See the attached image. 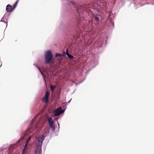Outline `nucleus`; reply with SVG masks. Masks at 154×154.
Here are the masks:
<instances>
[{
  "label": "nucleus",
  "instance_id": "cd10ccee",
  "mask_svg": "<svg viewBox=\"0 0 154 154\" xmlns=\"http://www.w3.org/2000/svg\"><path fill=\"white\" fill-rule=\"evenodd\" d=\"M27 146H28V144L25 143V144L23 148V149H26L27 147Z\"/></svg>",
  "mask_w": 154,
  "mask_h": 154
},
{
  "label": "nucleus",
  "instance_id": "b1692460",
  "mask_svg": "<svg viewBox=\"0 0 154 154\" xmlns=\"http://www.w3.org/2000/svg\"><path fill=\"white\" fill-rule=\"evenodd\" d=\"M55 88V86L53 85H51V91L52 92H53L54 91V89Z\"/></svg>",
  "mask_w": 154,
  "mask_h": 154
},
{
  "label": "nucleus",
  "instance_id": "a211bd4d",
  "mask_svg": "<svg viewBox=\"0 0 154 154\" xmlns=\"http://www.w3.org/2000/svg\"><path fill=\"white\" fill-rule=\"evenodd\" d=\"M68 51V49H66V52H63L62 53H61V56L62 57H65L66 55H67V52Z\"/></svg>",
  "mask_w": 154,
  "mask_h": 154
},
{
  "label": "nucleus",
  "instance_id": "473e14b6",
  "mask_svg": "<svg viewBox=\"0 0 154 154\" xmlns=\"http://www.w3.org/2000/svg\"><path fill=\"white\" fill-rule=\"evenodd\" d=\"M56 131H57L58 132H59V128H58V129H57V130H56Z\"/></svg>",
  "mask_w": 154,
  "mask_h": 154
},
{
  "label": "nucleus",
  "instance_id": "c9c22d12",
  "mask_svg": "<svg viewBox=\"0 0 154 154\" xmlns=\"http://www.w3.org/2000/svg\"><path fill=\"white\" fill-rule=\"evenodd\" d=\"M2 66V64H1V65L0 66V67Z\"/></svg>",
  "mask_w": 154,
  "mask_h": 154
},
{
  "label": "nucleus",
  "instance_id": "a878e982",
  "mask_svg": "<svg viewBox=\"0 0 154 154\" xmlns=\"http://www.w3.org/2000/svg\"><path fill=\"white\" fill-rule=\"evenodd\" d=\"M49 93L48 91H46L45 92V96L46 97L49 98Z\"/></svg>",
  "mask_w": 154,
  "mask_h": 154
},
{
  "label": "nucleus",
  "instance_id": "9b49d317",
  "mask_svg": "<svg viewBox=\"0 0 154 154\" xmlns=\"http://www.w3.org/2000/svg\"><path fill=\"white\" fill-rule=\"evenodd\" d=\"M33 65L34 66H35L38 69L39 72H40L41 74L42 75V77H43V81L44 82L45 85H46L47 84L46 80L45 78V75H44V73L42 72V71H41V70L40 69L39 67L38 66V65H37V64H36L35 63H34Z\"/></svg>",
  "mask_w": 154,
  "mask_h": 154
},
{
  "label": "nucleus",
  "instance_id": "423d86ee",
  "mask_svg": "<svg viewBox=\"0 0 154 154\" xmlns=\"http://www.w3.org/2000/svg\"><path fill=\"white\" fill-rule=\"evenodd\" d=\"M21 137L15 143L13 144H10V146L8 144H5L4 145L3 148L5 149H6L9 147H10L11 148L13 149H15L16 148L19 147L20 146V142Z\"/></svg>",
  "mask_w": 154,
  "mask_h": 154
},
{
  "label": "nucleus",
  "instance_id": "f257e3e1",
  "mask_svg": "<svg viewBox=\"0 0 154 154\" xmlns=\"http://www.w3.org/2000/svg\"><path fill=\"white\" fill-rule=\"evenodd\" d=\"M65 2L63 6V15L67 22H60L59 29L63 35L68 37H74L81 32L83 26V11L84 7L79 2L69 0H61Z\"/></svg>",
  "mask_w": 154,
  "mask_h": 154
},
{
  "label": "nucleus",
  "instance_id": "0eeeda50",
  "mask_svg": "<svg viewBox=\"0 0 154 154\" xmlns=\"http://www.w3.org/2000/svg\"><path fill=\"white\" fill-rule=\"evenodd\" d=\"M46 137V135H41L37 139V142L36 143V146L42 148L43 142Z\"/></svg>",
  "mask_w": 154,
  "mask_h": 154
},
{
  "label": "nucleus",
  "instance_id": "412c9836",
  "mask_svg": "<svg viewBox=\"0 0 154 154\" xmlns=\"http://www.w3.org/2000/svg\"><path fill=\"white\" fill-rule=\"evenodd\" d=\"M32 129V127L30 126L27 129V131L28 133H31L32 132V131H31V130Z\"/></svg>",
  "mask_w": 154,
  "mask_h": 154
},
{
  "label": "nucleus",
  "instance_id": "72a5a7b5",
  "mask_svg": "<svg viewBox=\"0 0 154 154\" xmlns=\"http://www.w3.org/2000/svg\"><path fill=\"white\" fill-rule=\"evenodd\" d=\"M57 119H58V118H55V120L57 121Z\"/></svg>",
  "mask_w": 154,
  "mask_h": 154
},
{
  "label": "nucleus",
  "instance_id": "9d476101",
  "mask_svg": "<svg viewBox=\"0 0 154 154\" xmlns=\"http://www.w3.org/2000/svg\"><path fill=\"white\" fill-rule=\"evenodd\" d=\"M98 59L96 58H94L92 61L91 62V64L90 65V67H91L92 68L94 67L98 63Z\"/></svg>",
  "mask_w": 154,
  "mask_h": 154
},
{
  "label": "nucleus",
  "instance_id": "ddd939ff",
  "mask_svg": "<svg viewBox=\"0 0 154 154\" xmlns=\"http://www.w3.org/2000/svg\"><path fill=\"white\" fill-rule=\"evenodd\" d=\"M14 10H13L12 8V6L8 4L7 5L6 7V11L8 13H11Z\"/></svg>",
  "mask_w": 154,
  "mask_h": 154
},
{
  "label": "nucleus",
  "instance_id": "f704fd0d",
  "mask_svg": "<svg viewBox=\"0 0 154 154\" xmlns=\"http://www.w3.org/2000/svg\"><path fill=\"white\" fill-rule=\"evenodd\" d=\"M2 150H0V152H2Z\"/></svg>",
  "mask_w": 154,
  "mask_h": 154
},
{
  "label": "nucleus",
  "instance_id": "2f4dec72",
  "mask_svg": "<svg viewBox=\"0 0 154 154\" xmlns=\"http://www.w3.org/2000/svg\"><path fill=\"white\" fill-rule=\"evenodd\" d=\"M5 13H6V12ZM10 14H8H8H7L6 13V17H8V19H9V15H10Z\"/></svg>",
  "mask_w": 154,
  "mask_h": 154
},
{
  "label": "nucleus",
  "instance_id": "1a4fd4ad",
  "mask_svg": "<svg viewBox=\"0 0 154 154\" xmlns=\"http://www.w3.org/2000/svg\"><path fill=\"white\" fill-rule=\"evenodd\" d=\"M65 112V110H62V107H60L53 112L54 114V116H57L60 114H63Z\"/></svg>",
  "mask_w": 154,
  "mask_h": 154
},
{
  "label": "nucleus",
  "instance_id": "aec40b11",
  "mask_svg": "<svg viewBox=\"0 0 154 154\" xmlns=\"http://www.w3.org/2000/svg\"><path fill=\"white\" fill-rule=\"evenodd\" d=\"M63 103H62V104H61L62 107L63 109H62V110H65V111L67 108V107L66 106L67 105L66 104H63Z\"/></svg>",
  "mask_w": 154,
  "mask_h": 154
},
{
  "label": "nucleus",
  "instance_id": "f03ea898",
  "mask_svg": "<svg viewBox=\"0 0 154 154\" xmlns=\"http://www.w3.org/2000/svg\"><path fill=\"white\" fill-rule=\"evenodd\" d=\"M88 43L85 45L81 47V51L84 52L87 57H90L89 54H92L95 48H99L103 45L105 47L107 44V39H108L107 35L105 33L101 32L94 30L90 33L89 35Z\"/></svg>",
  "mask_w": 154,
  "mask_h": 154
},
{
  "label": "nucleus",
  "instance_id": "20e7f679",
  "mask_svg": "<svg viewBox=\"0 0 154 154\" xmlns=\"http://www.w3.org/2000/svg\"><path fill=\"white\" fill-rule=\"evenodd\" d=\"M44 56V62L40 61V66L42 68H43L44 64L54 63V59L53 57L52 52L50 50H47L45 52Z\"/></svg>",
  "mask_w": 154,
  "mask_h": 154
},
{
  "label": "nucleus",
  "instance_id": "c85d7f7f",
  "mask_svg": "<svg viewBox=\"0 0 154 154\" xmlns=\"http://www.w3.org/2000/svg\"><path fill=\"white\" fill-rule=\"evenodd\" d=\"M90 71V70L88 69V70H87V71L85 72V74H86V76L88 74V73Z\"/></svg>",
  "mask_w": 154,
  "mask_h": 154
},
{
  "label": "nucleus",
  "instance_id": "5701e85b",
  "mask_svg": "<svg viewBox=\"0 0 154 154\" xmlns=\"http://www.w3.org/2000/svg\"><path fill=\"white\" fill-rule=\"evenodd\" d=\"M85 77H84V79H83V80L82 81L79 82L78 83H75V85H77L80 84V83H82L83 81H84L85 80Z\"/></svg>",
  "mask_w": 154,
  "mask_h": 154
},
{
  "label": "nucleus",
  "instance_id": "4be33fe9",
  "mask_svg": "<svg viewBox=\"0 0 154 154\" xmlns=\"http://www.w3.org/2000/svg\"><path fill=\"white\" fill-rule=\"evenodd\" d=\"M32 138V137H29L27 140L26 141L25 143L27 144H28V143L29 142V141Z\"/></svg>",
  "mask_w": 154,
  "mask_h": 154
},
{
  "label": "nucleus",
  "instance_id": "f3484780",
  "mask_svg": "<svg viewBox=\"0 0 154 154\" xmlns=\"http://www.w3.org/2000/svg\"><path fill=\"white\" fill-rule=\"evenodd\" d=\"M42 100L43 102L47 103L49 100V98L44 97L42 98Z\"/></svg>",
  "mask_w": 154,
  "mask_h": 154
},
{
  "label": "nucleus",
  "instance_id": "39448f33",
  "mask_svg": "<svg viewBox=\"0 0 154 154\" xmlns=\"http://www.w3.org/2000/svg\"><path fill=\"white\" fill-rule=\"evenodd\" d=\"M114 14H113L112 12H110L108 15V18L109 20L108 26L111 28L113 27L114 26V22L113 21V20L115 17L116 13H115Z\"/></svg>",
  "mask_w": 154,
  "mask_h": 154
},
{
  "label": "nucleus",
  "instance_id": "e433bc0d",
  "mask_svg": "<svg viewBox=\"0 0 154 154\" xmlns=\"http://www.w3.org/2000/svg\"><path fill=\"white\" fill-rule=\"evenodd\" d=\"M133 0L134 1H135V0Z\"/></svg>",
  "mask_w": 154,
  "mask_h": 154
},
{
  "label": "nucleus",
  "instance_id": "c756f323",
  "mask_svg": "<svg viewBox=\"0 0 154 154\" xmlns=\"http://www.w3.org/2000/svg\"><path fill=\"white\" fill-rule=\"evenodd\" d=\"M57 125H58V128H59V129H60V124L58 122V119H57Z\"/></svg>",
  "mask_w": 154,
  "mask_h": 154
},
{
  "label": "nucleus",
  "instance_id": "4468645a",
  "mask_svg": "<svg viewBox=\"0 0 154 154\" xmlns=\"http://www.w3.org/2000/svg\"><path fill=\"white\" fill-rule=\"evenodd\" d=\"M42 152V148L35 146L34 154H41Z\"/></svg>",
  "mask_w": 154,
  "mask_h": 154
},
{
  "label": "nucleus",
  "instance_id": "393cba45",
  "mask_svg": "<svg viewBox=\"0 0 154 154\" xmlns=\"http://www.w3.org/2000/svg\"><path fill=\"white\" fill-rule=\"evenodd\" d=\"M55 56L56 57H62L61 53H57L55 54Z\"/></svg>",
  "mask_w": 154,
  "mask_h": 154
},
{
  "label": "nucleus",
  "instance_id": "6ab92c4d",
  "mask_svg": "<svg viewBox=\"0 0 154 154\" xmlns=\"http://www.w3.org/2000/svg\"><path fill=\"white\" fill-rule=\"evenodd\" d=\"M50 130L49 129H48L45 130L43 135L44 136L46 135V137L47 135L49 133Z\"/></svg>",
  "mask_w": 154,
  "mask_h": 154
},
{
  "label": "nucleus",
  "instance_id": "dca6fc26",
  "mask_svg": "<svg viewBox=\"0 0 154 154\" xmlns=\"http://www.w3.org/2000/svg\"><path fill=\"white\" fill-rule=\"evenodd\" d=\"M19 0H17L15 2L14 4L13 5L12 7V8L13 10H14L17 7L18 4V3Z\"/></svg>",
  "mask_w": 154,
  "mask_h": 154
},
{
  "label": "nucleus",
  "instance_id": "2eb2a0df",
  "mask_svg": "<svg viewBox=\"0 0 154 154\" xmlns=\"http://www.w3.org/2000/svg\"><path fill=\"white\" fill-rule=\"evenodd\" d=\"M67 56L70 59H73L74 60H75L77 59V57H74L71 54H70L68 51Z\"/></svg>",
  "mask_w": 154,
  "mask_h": 154
},
{
  "label": "nucleus",
  "instance_id": "f8f14e48",
  "mask_svg": "<svg viewBox=\"0 0 154 154\" xmlns=\"http://www.w3.org/2000/svg\"><path fill=\"white\" fill-rule=\"evenodd\" d=\"M6 13H5L4 16L2 17L0 21L6 23V27H7L8 26V22L7 21L8 20V17H6Z\"/></svg>",
  "mask_w": 154,
  "mask_h": 154
},
{
  "label": "nucleus",
  "instance_id": "bb28decb",
  "mask_svg": "<svg viewBox=\"0 0 154 154\" xmlns=\"http://www.w3.org/2000/svg\"><path fill=\"white\" fill-rule=\"evenodd\" d=\"M26 152V149H22L21 151L22 154H25Z\"/></svg>",
  "mask_w": 154,
  "mask_h": 154
},
{
  "label": "nucleus",
  "instance_id": "7c9ffc66",
  "mask_svg": "<svg viewBox=\"0 0 154 154\" xmlns=\"http://www.w3.org/2000/svg\"><path fill=\"white\" fill-rule=\"evenodd\" d=\"M72 99H71L68 102L64 103L63 104H66L67 105V103H69L71 102Z\"/></svg>",
  "mask_w": 154,
  "mask_h": 154
},
{
  "label": "nucleus",
  "instance_id": "6e6552de",
  "mask_svg": "<svg viewBox=\"0 0 154 154\" xmlns=\"http://www.w3.org/2000/svg\"><path fill=\"white\" fill-rule=\"evenodd\" d=\"M47 120L52 131L53 132H55L56 126L55 125L54 122L53 121L52 118L51 116H48L47 118Z\"/></svg>",
  "mask_w": 154,
  "mask_h": 154
},
{
  "label": "nucleus",
  "instance_id": "7ed1b4c3",
  "mask_svg": "<svg viewBox=\"0 0 154 154\" xmlns=\"http://www.w3.org/2000/svg\"><path fill=\"white\" fill-rule=\"evenodd\" d=\"M96 5L98 7L97 14L94 17L96 21L98 23H100V20L99 17H100L101 20L103 19L106 17V10L108 8L110 9L112 8L113 6H110L109 3L106 0H95L92 2V6Z\"/></svg>",
  "mask_w": 154,
  "mask_h": 154
}]
</instances>
